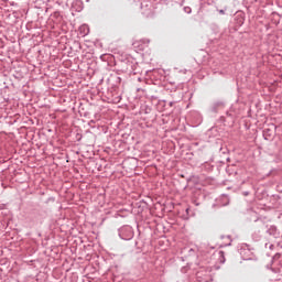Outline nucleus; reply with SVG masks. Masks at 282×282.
Listing matches in <instances>:
<instances>
[{"label":"nucleus","instance_id":"nucleus-6","mask_svg":"<svg viewBox=\"0 0 282 282\" xmlns=\"http://www.w3.org/2000/svg\"><path fill=\"white\" fill-rule=\"evenodd\" d=\"M226 239H228V242L225 243V246H230V243L232 242V240L230 239V236H227Z\"/></svg>","mask_w":282,"mask_h":282},{"label":"nucleus","instance_id":"nucleus-1","mask_svg":"<svg viewBox=\"0 0 282 282\" xmlns=\"http://www.w3.org/2000/svg\"><path fill=\"white\" fill-rule=\"evenodd\" d=\"M119 236L121 239L129 241L130 239H133V231L131 230V227H122L119 231Z\"/></svg>","mask_w":282,"mask_h":282},{"label":"nucleus","instance_id":"nucleus-5","mask_svg":"<svg viewBox=\"0 0 282 282\" xmlns=\"http://www.w3.org/2000/svg\"><path fill=\"white\" fill-rule=\"evenodd\" d=\"M184 12H186V14H191V12H193V10L191 9V7H185Z\"/></svg>","mask_w":282,"mask_h":282},{"label":"nucleus","instance_id":"nucleus-4","mask_svg":"<svg viewBox=\"0 0 282 282\" xmlns=\"http://www.w3.org/2000/svg\"><path fill=\"white\" fill-rule=\"evenodd\" d=\"M218 257H219L220 263H226V257H225L224 251H219Z\"/></svg>","mask_w":282,"mask_h":282},{"label":"nucleus","instance_id":"nucleus-3","mask_svg":"<svg viewBox=\"0 0 282 282\" xmlns=\"http://www.w3.org/2000/svg\"><path fill=\"white\" fill-rule=\"evenodd\" d=\"M80 32H83L84 36H87V34H89V28H87L86 25H83L79 28Z\"/></svg>","mask_w":282,"mask_h":282},{"label":"nucleus","instance_id":"nucleus-9","mask_svg":"<svg viewBox=\"0 0 282 282\" xmlns=\"http://www.w3.org/2000/svg\"><path fill=\"white\" fill-rule=\"evenodd\" d=\"M118 80H119V83H120V80H122V78L118 77Z\"/></svg>","mask_w":282,"mask_h":282},{"label":"nucleus","instance_id":"nucleus-8","mask_svg":"<svg viewBox=\"0 0 282 282\" xmlns=\"http://www.w3.org/2000/svg\"><path fill=\"white\" fill-rule=\"evenodd\" d=\"M268 131H269L268 129L264 130V135H265V133H268Z\"/></svg>","mask_w":282,"mask_h":282},{"label":"nucleus","instance_id":"nucleus-7","mask_svg":"<svg viewBox=\"0 0 282 282\" xmlns=\"http://www.w3.org/2000/svg\"><path fill=\"white\" fill-rule=\"evenodd\" d=\"M219 14H226V11L224 9L219 10Z\"/></svg>","mask_w":282,"mask_h":282},{"label":"nucleus","instance_id":"nucleus-2","mask_svg":"<svg viewBox=\"0 0 282 282\" xmlns=\"http://www.w3.org/2000/svg\"><path fill=\"white\" fill-rule=\"evenodd\" d=\"M224 105H225L224 101L214 102L213 106H212V111L214 113H217V111H219V109L224 108Z\"/></svg>","mask_w":282,"mask_h":282}]
</instances>
